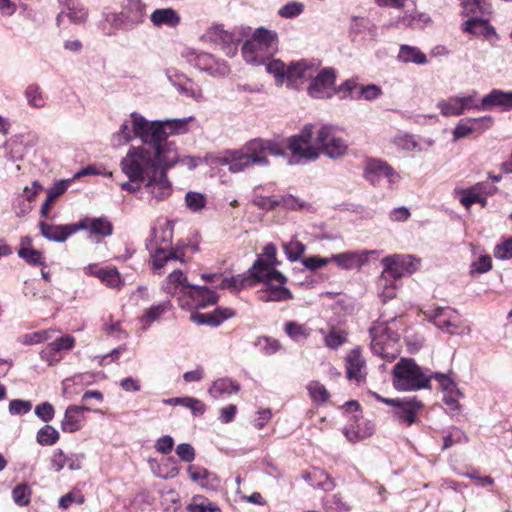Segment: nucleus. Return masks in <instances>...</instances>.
<instances>
[{
	"label": "nucleus",
	"instance_id": "nucleus-62",
	"mask_svg": "<svg viewBox=\"0 0 512 512\" xmlns=\"http://www.w3.org/2000/svg\"><path fill=\"white\" fill-rule=\"evenodd\" d=\"M74 344L75 338L73 336L66 335L50 343V347L53 351L59 352L61 350H68L73 348Z\"/></svg>",
	"mask_w": 512,
	"mask_h": 512
},
{
	"label": "nucleus",
	"instance_id": "nucleus-15",
	"mask_svg": "<svg viewBox=\"0 0 512 512\" xmlns=\"http://www.w3.org/2000/svg\"><path fill=\"white\" fill-rule=\"evenodd\" d=\"M429 321L442 330H446L450 334L455 331L450 328H458L460 325V317L456 310L451 308L437 307L429 312H425Z\"/></svg>",
	"mask_w": 512,
	"mask_h": 512
},
{
	"label": "nucleus",
	"instance_id": "nucleus-34",
	"mask_svg": "<svg viewBox=\"0 0 512 512\" xmlns=\"http://www.w3.org/2000/svg\"><path fill=\"white\" fill-rule=\"evenodd\" d=\"M437 108L445 117L459 116L464 113L459 96L449 97L439 101Z\"/></svg>",
	"mask_w": 512,
	"mask_h": 512
},
{
	"label": "nucleus",
	"instance_id": "nucleus-55",
	"mask_svg": "<svg viewBox=\"0 0 512 512\" xmlns=\"http://www.w3.org/2000/svg\"><path fill=\"white\" fill-rule=\"evenodd\" d=\"M180 406L190 409L193 415H203L206 411V406L201 400L188 396L182 397Z\"/></svg>",
	"mask_w": 512,
	"mask_h": 512
},
{
	"label": "nucleus",
	"instance_id": "nucleus-13",
	"mask_svg": "<svg viewBox=\"0 0 512 512\" xmlns=\"http://www.w3.org/2000/svg\"><path fill=\"white\" fill-rule=\"evenodd\" d=\"M336 75L332 68H325L318 71L311 79L308 87V93L313 98L331 97L333 94V86L335 83Z\"/></svg>",
	"mask_w": 512,
	"mask_h": 512
},
{
	"label": "nucleus",
	"instance_id": "nucleus-40",
	"mask_svg": "<svg viewBox=\"0 0 512 512\" xmlns=\"http://www.w3.org/2000/svg\"><path fill=\"white\" fill-rule=\"evenodd\" d=\"M238 390L239 386L232 380L228 378H222L213 382L211 388L209 389V393L216 398L224 394L236 393Z\"/></svg>",
	"mask_w": 512,
	"mask_h": 512
},
{
	"label": "nucleus",
	"instance_id": "nucleus-49",
	"mask_svg": "<svg viewBox=\"0 0 512 512\" xmlns=\"http://www.w3.org/2000/svg\"><path fill=\"white\" fill-rule=\"evenodd\" d=\"M96 276L107 286L117 288L121 284L120 274L117 269H99L95 272Z\"/></svg>",
	"mask_w": 512,
	"mask_h": 512
},
{
	"label": "nucleus",
	"instance_id": "nucleus-5",
	"mask_svg": "<svg viewBox=\"0 0 512 512\" xmlns=\"http://www.w3.org/2000/svg\"><path fill=\"white\" fill-rule=\"evenodd\" d=\"M381 263L384 267L378 280V285L384 287L382 296L392 299L396 296L395 286L387 287L390 280H397L405 274H412L418 269L419 260L411 255H391L383 258Z\"/></svg>",
	"mask_w": 512,
	"mask_h": 512
},
{
	"label": "nucleus",
	"instance_id": "nucleus-64",
	"mask_svg": "<svg viewBox=\"0 0 512 512\" xmlns=\"http://www.w3.org/2000/svg\"><path fill=\"white\" fill-rule=\"evenodd\" d=\"M176 454L185 462H192L195 459V450L188 443H181L176 447Z\"/></svg>",
	"mask_w": 512,
	"mask_h": 512
},
{
	"label": "nucleus",
	"instance_id": "nucleus-9",
	"mask_svg": "<svg viewBox=\"0 0 512 512\" xmlns=\"http://www.w3.org/2000/svg\"><path fill=\"white\" fill-rule=\"evenodd\" d=\"M315 135L319 156L324 154L328 158L336 160L348 154L349 145L337 134L335 126L323 124L315 131Z\"/></svg>",
	"mask_w": 512,
	"mask_h": 512
},
{
	"label": "nucleus",
	"instance_id": "nucleus-16",
	"mask_svg": "<svg viewBox=\"0 0 512 512\" xmlns=\"http://www.w3.org/2000/svg\"><path fill=\"white\" fill-rule=\"evenodd\" d=\"M377 254L376 250L347 251L331 256V261L340 268L346 270L360 269L365 265L371 255Z\"/></svg>",
	"mask_w": 512,
	"mask_h": 512
},
{
	"label": "nucleus",
	"instance_id": "nucleus-46",
	"mask_svg": "<svg viewBox=\"0 0 512 512\" xmlns=\"http://www.w3.org/2000/svg\"><path fill=\"white\" fill-rule=\"evenodd\" d=\"M188 512H221V509L202 496L193 497L187 506Z\"/></svg>",
	"mask_w": 512,
	"mask_h": 512
},
{
	"label": "nucleus",
	"instance_id": "nucleus-35",
	"mask_svg": "<svg viewBox=\"0 0 512 512\" xmlns=\"http://www.w3.org/2000/svg\"><path fill=\"white\" fill-rule=\"evenodd\" d=\"M483 121H490V118H466L458 122L453 130L454 140H459L476 130V125Z\"/></svg>",
	"mask_w": 512,
	"mask_h": 512
},
{
	"label": "nucleus",
	"instance_id": "nucleus-17",
	"mask_svg": "<svg viewBox=\"0 0 512 512\" xmlns=\"http://www.w3.org/2000/svg\"><path fill=\"white\" fill-rule=\"evenodd\" d=\"M364 176L372 184H376L382 177L387 178L390 183H395L399 178V175L387 163L375 159L367 162Z\"/></svg>",
	"mask_w": 512,
	"mask_h": 512
},
{
	"label": "nucleus",
	"instance_id": "nucleus-51",
	"mask_svg": "<svg viewBox=\"0 0 512 512\" xmlns=\"http://www.w3.org/2000/svg\"><path fill=\"white\" fill-rule=\"evenodd\" d=\"M286 333L295 341L306 339L309 336L308 329L296 322H288L285 325Z\"/></svg>",
	"mask_w": 512,
	"mask_h": 512
},
{
	"label": "nucleus",
	"instance_id": "nucleus-27",
	"mask_svg": "<svg viewBox=\"0 0 512 512\" xmlns=\"http://www.w3.org/2000/svg\"><path fill=\"white\" fill-rule=\"evenodd\" d=\"M40 228L44 237L57 242H63L70 235L77 232L76 223L69 225H47L41 223Z\"/></svg>",
	"mask_w": 512,
	"mask_h": 512
},
{
	"label": "nucleus",
	"instance_id": "nucleus-14",
	"mask_svg": "<svg viewBox=\"0 0 512 512\" xmlns=\"http://www.w3.org/2000/svg\"><path fill=\"white\" fill-rule=\"evenodd\" d=\"M170 168L162 166L154 175H150L144 181L146 190L157 201L166 199L172 193V185L167 177Z\"/></svg>",
	"mask_w": 512,
	"mask_h": 512
},
{
	"label": "nucleus",
	"instance_id": "nucleus-25",
	"mask_svg": "<svg viewBox=\"0 0 512 512\" xmlns=\"http://www.w3.org/2000/svg\"><path fill=\"white\" fill-rule=\"evenodd\" d=\"M77 231L79 230H89L90 233L100 235L103 237L109 236L112 234V224L105 217L99 218H84L80 222L76 223Z\"/></svg>",
	"mask_w": 512,
	"mask_h": 512
},
{
	"label": "nucleus",
	"instance_id": "nucleus-37",
	"mask_svg": "<svg viewBox=\"0 0 512 512\" xmlns=\"http://www.w3.org/2000/svg\"><path fill=\"white\" fill-rule=\"evenodd\" d=\"M172 305L169 300L162 303L152 305L141 318V321L145 323V327L150 326L154 321L161 318L163 314L171 309Z\"/></svg>",
	"mask_w": 512,
	"mask_h": 512
},
{
	"label": "nucleus",
	"instance_id": "nucleus-8",
	"mask_svg": "<svg viewBox=\"0 0 512 512\" xmlns=\"http://www.w3.org/2000/svg\"><path fill=\"white\" fill-rule=\"evenodd\" d=\"M396 322L390 325L382 322L371 329L372 341L371 348L373 352L387 360H394L399 354L400 334L395 329Z\"/></svg>",
	"mask_w": 512,
	"mask_h": 512
},
{
	"label": "nucleus",
	"instance_id": "nucleus-10",
	"mask_svg": "<svg viewBox=\"0 0 512 512\" xmlns=\"http://www.w3.org/2000/svg\"><path fill=\"white\" fill-rule=\"evenodd\" d=\"M313 134H315L314 125L311 123L305 124L299 133L286 139V147L295 157L315 161L319 158V148L316 139L312 142Z\"/></svg>",
	"mask_w": 512,
	"mask_h": 512
},
{
	"label": "nucleus",
	"instance_id": "nucleus-24",
	"mask_svg": "<svg viewBox=\"0 0 512 512\" xmlns=\"http://www.w3.org/2000/svg\"><path fill=\"white\" fill-rule=\"evenodd\" d=\"M149 249L151 253L152 266L154 271L160 272V270L171 261H183V254H178L177 251L168 249L167 245L159 248H154L153 244L151 243L149 245Z\"/></svg>",
	"mask_w": 512,
	"mask_h": 512
},
{
	"label": "nucleus",
	"instance_id": "nucleus-54",
	"mask_svg": "<svg viewBox=\"0 0 512 512\" xmlns=\"http://www.w3.org/2000/svg\"><path fill=\"white\" fill-rule=\"evenodd\" d=\"M307 388L313 401L323 403L328 399L327 389L319 382H311Z\"/></svg>",
	"mask_w": 512,
	"mask_h": 512
},
{
	"label": "nucleus",
	"instance_id": "nucleus-36",
	"mask_svg": "<svg viewBox=\"0 0 512 512\" xmlns=\"http://www.w3.org/2000/svg\"><path fill=\"white\" fill-rule=\"evenodd\" d=\"M463 31L474 36H488L494 33V29L488 24L487 21L477 18H472L464 23Z\"/></svg>",
	"mask_w": 512,
	"mask_h": 512
},
{
	"label": "nucleus",
	"instance_id": "nucleus-58",
	"mask_svg": "<svg viewBox=\"0 0 512 512\" xmlns=\"http://www.w3.org/2000/svg\"><path fill=\"white\" fill-rule=\"evenodd\" d=\"M304 5L301 2H290L284 5L278 14L283 18H293L300 15L303 12Z\"/></svg>",
	"mask_w": 512,
	"mask_h": 512
},
{
	"label": "nucleus",
	"instance_id": "nucleus-53",
	"mask_svg": "<svg viewBox=\"0 0 512 512\" xmlns=\"http://www.w3.org/2000/svg\"><path fill=\"white\" fill-rule=\"evenodd\" d=\"M30 495V488L25 484L16 486L12 491L14 502L20 506H25L29 503Z\"/></svg>",
	"mask_w": 512,
	"mask_h": 512
},
{
	"label": "nucleus",
	"instance_id": "nucleus-20",
	"mask_svg": "<svg viewBox=\"0 0 512 512\" xmlns=\"http://www.w3.org/2000/svg\"><path fill=\"white\" fill-rule=\"evenodd\" d=\"M189 306L184 309H203L218 302V295L205 286H195L187 297Z\"/></svg>",
	"mask_w": 512,
	"mask_h": 512
},
{
	"label": "nucleus",
	"instance_id": "nucleus-28",
	"mask_svg": "<svg viewBox=\"0 0 512 512\" xmlns=\"http://www.w3.org/2000/svg\"><path fill=\"white\" fill-rule=\"evenodd\" d=\"M187 472L189 478L204 489H213L218 482L217 476L204 467L190 465Z\"/></svg>",
	"mask_w": 512,
	"mask_h": 512
},
{
	"label": "nucleus",
	"instance_id": "nucleus-57",
	"mask_svg": "<svg viewBox=\"0 0 512 512\" xmlns=\"http://www.w3.org/2000/svg\"><path fill=\"white\" fill-rule=\"evenodd\" d=\"M50 334V330L28 333L22 336L21 342L25 345L38 344L51 338Z\"/></svg>",
	"mask_w": 512,
	"mask_h": 512
},
{
	"label": "nucleus",
	"instance_id": "nucleus-63",
	"mask_svg": "<svg viewBox=\"0 0 512 512\" xmlns=\"http://www.w3.org/2000/svg\"><path fill=\"white\" fill-rule=\"evenodd\" d=\"M330 262H332L331 257L323 258L320 256L307 257L302 260V264L309 270H316L322 268Z\"/></svg>",
	"mask_w": 512,
	"mask_h": 512
},
{
	"label": "nucleus",
	"instance_id": "nucleus-56",
	"mask_svg": "<svg viewBox=\"0 0 512 512\" xmlns=\"http://www.w3.org/2000/svg\"><path fill=\"white\" fill-rule=\"evenodd\" d=\"M494 256L500 260L512 258V238L505 239L494 248Z\"/></svg>",
	"mask_w": 512,
	"mask_h": 512
},
{
	"label": "nucleus",
	"instance_id": "nucleus-48",
	"mask_svg": "<svg viewBox=\"0 0 512 512\" xmlns=\"http://www.w3.org/2000/svg\"><path fill=\"white\" fill-rule=\"evenodd\" d=\"M59 439V432L51 425H45L37 433V442L40 445L50 446Z\"/></svg>",
	"mask_w": 512,
	"mask_h": 512
},
{
	"label": "nucleus",
	"instance_id": "nucleus-61",
	"mask_svg": "<svg viewBox=\"0 0 512 512\" xmlns=\"http://www.w3.org/2000/svg\"><path fill=\"white\" fill-rule=\"evenodd\" d=\"M54 408L49 402H44L35 407V414L44 422H49L54 417Z\"/></svg>",
	"mask_w": 512,
	"mask_h": 512
},
{
	"label": "nucleus",
	"instance_id": "nucleus-22",
	"mask_svg": "<svg viewBox=\"0 0 512 512\" xmlns=\"http://www.w3.org/2000/svg\"><path fill=\"white\" fill-rule=\"evenodd\" d=\"M234 314L228 308H217L210 313L193 312L190 320L197 325L218 326Z\"/></svg>",
	"mask_w": 512,
	"mask_h": 512
},
{
	"label": "nucleus",
	"instance_id": "nucleus-2",
	"mask_svg": "<svg viewBox=\"0 0 512 512\" xmlns=\"http://www.w3.org/2000/svg\"><path fill=\"white\" fill-rule=\"evenodd\" d=\"M278 264L276 245L268 243L251 267L255 284L263 282L266 286L265 290L259 292L262 301H285L292 298L291 292L285 287L286 276L275 269Z\"/></svg>",
	"mask_w": 512,
	"mask_h": 512
},
{
	"label": "nucleus",
	"instance_id": "nucleus-4",
	"mask_svg": "<svg viewBox=\"0 0 512 512\" xmlns=\"http://www.w3.org/2000/svg\"><path fill=\"white\" fill-rule=\"evenodd\" d=\"M278 51V35L275 31L264 27L255 29L245 41L241 52L248 64L262 65L271 62L272 56Z\"/></svg>",
	"mask_w": 512,
	"mask_h": 512
},
{
	"label": "nucleus",
	"instance_id": "nucleus-21",
	"mask_svg": "<svg viewBox=\"0 0 512 512\" xmlns=\"http://www.w3.org/2000/svg\"><path fill=\"white\" fill-rule=\"evenodd\" d=\"M347 377L358 384L365 379V360L361 356V350L355 348L346 357Z\"/></svg>",
	"mask_w": 512,
	"mask_h": 512
},
{
	"label": "nucleus",
	"instance_id": "nucleus-29",
	"mask_svg": "<svg viewBox=\"0 0 512 512\" xmlns=\"http://www.w3.org/2000/svg\"><path fill=\"white\" fill-rule=\"evenodd\" d=\"M303 478L311 482L313 487L324 491H331L335 487V482L331 476L318 468H314L310 472L305 473Z\"/></svg>",
	"mask_w": 512,
	"mask_h": 512
},
{
	"label": "nucleus",
	"instance_id": "nucleus-60",
	"mask_svg": "<svg viewBox=\"0 0 512 512\" xmlns=\"http://www.w3.org/2000/svg\"><path fill=\"white\" fill-rule=\"evenodd\" d=\"M32 408V404L27 400H12L9 403V412L13 415H23L28 413Z\"/></svg>",
	"mask_w": 512,
	"mask_h": 512
},
{
	"label": "nucleus",
	"instance_id": "nucleus-39",
	"mask_svg": "<svg viewBox=\"0 0 512 512\" xmlns=\"http://www.w3.org/2000/svg\"><path fill=\"white\" fill-rule=\"evenodd\" d=\"M18 256L31 265H41L43 263L41 253L30 247L29 239H22Z\"/></svg>",
	"mask_w": 512,
	"mask_h": 512
},
{
	"label": "nucleus",
	"instance_id": "nucleus-30",
	"mask_svg": "<svg viewBox=\"0 0 512 512\" xmlns=\"http://www.w3.org/2000/svg\"><path fill=\"white\" fill-rule=\"evenodd\" d=\"M253 143H257L259 149L257 150V156L263 158V161L259 162V165L266 166L269 164L267 155L272 156H285V151L281 145L271 141H264L261 139L252 140Z\"/></svg>",
	"mask_w": 512,
	"mask_h": 512
},
{
	"label": "nucleus",
	"instance_id": "nucleus-47",
	"mask_svg": "<svg viewBox=\"0 0 512 512\" xmlns=\"http://www.w3.org/2000/svg\"><path fill=\"white\" fill-rule=\"evenodd\" d=\"M175 87L187 98H191L195 101H199L202 98V91L200 87L190 79H186L180 83L175 84Z\"/></svg>",
	"mask_w": 512,
	"mask_h": 512
},
{
	"label": "nucleus",
	"instance_id": "nucleus-42",
	"mask_svg": "<svg viewBox=\"0 0 512 512\" xmlns=\"http://www.w3.org/2000/svg\"><path fill=\"white\" fill-rule=\"evenodd\" d=\"M483 184H476L475 186L469 189H463L457 191L459 195L460 203L469 208L472 204L481 200V192H482Z\"/></svg>",
	"mask_w": 512,
	"mask_h": 512
},
{
	"label": "nucleus",
	"instance_id": "nucleus-3",
	"mask_svg": "<svg viewBox=\"0 0 512 512\" xmlns=\"http://www.w3.org/2000/svg\"><path fill=\"white\" fill-rule=\"evenodd\" d=\"M320 62L315 60H300L291 63L289 66L278 59L267 63V72L275 77L276 84L281 86L284 83L291 88H300L308 80L316 75Z\"/></svg>",
	"mask_w": 512,
	"mask_h": 512
},
{
	"label": "nucleus",
	"instance_id": "nucleus-19",
	"mask_svg": "<svg viewBox=\"0 0 512 512\" xmlns=\"http://www.w3.org/2000/svg\"><path fill=\"white\" fill-rule=\"evenodd\" d=\"M434 378L439 382L444 391V402L452 410L460 407L459 400L463 397V393L457 387L456 383L446 374L437 373Z\"/></svg>",
	"mask_w": 512,
	"mask_h": 512
},
{
	"label": "nucleus",
	"instance_id": "nucleus-44",
	"mask_svg": "<svg viewBox=\"0 0 512 512\" xmlns=\"http://www.w3.org/2000/svg\"><path fill=\"white\" fill-rule=\"evenodd\" d=\"M258 205L261 207H268L269 209H273L279 205H282L287 209H299L303 206L299 199L292 195L283 196L280 200L263 199V201L259 202Z\"/></svg>",
	"mask_w": 512,
	"mask_h": 512
},
{
	"label": "nucleus",
	"instance_id": "nucleus-11",
	"mask_svg": "<svg viewBox=\"0 0 512 512\" xmlns=\"http://www.w3.org/2000/svg\"><path fill=\"white\" fill-rule=\"evenodd\" d=\"M146 17V5L141 0H125L119 13L111 14L107 20L115 27L131 30Z\"/></svg>",
	"mask_w": 512,
	"mask_h": 512
},
{
	"label": "nucleus",
	"instance_id": "nucleus-12",
	"mask_svg": "<svg viewBox=\"0 0 512 512\" xmlns=\"http://www.w3.org/2000/svg\"><path fill=\"white\" fill-rule=\"evenodd\" d=\"M195 286L188 282L187 276L181 270L175 269L166 277L162 288L167 294L178 296L179 305L185 308L189 306L187 297Z\"/></svg>",
	"mask_w": 512,
	"mask_h": 512
},
{
	"label": "nucleus",
	"instance_id": "nucleus-32",
	"mask_svg": "<svg viewBox=\"0 0 512 512\" xmlns=\"http://www.w3.org/2000/svg\"><path fill=\"white\" fill-rule=\"evenodd\" d=\"M255 285V279L251 275V268L245 274H239L230 278H223L220 284L222 289L241 290Z\"/></svg>",
	"mask_w": 512,
	"mask_h": 512
},
{
	"label": "nucleus",
	"instance_id": "nucleus-23",
	"mask_svg": "<svg viewBox=\"0 0 512 512\" xmlns=\"http://www.w3.org/2000/svg\"><path fill=\"white\" fill-rule=\"evenodd\" d=\"M482 110H490L500 107L507 111L512 109V92H505L499 89L492 90L481 101Z\"/></svg>",
	"mask_w": 512,
	"mask_h": 512
},
{
	"label": "nucleus",
	"instance_id": "nucleus-26",
	"mask_svg": "<svg viewBox=\"0 0 512 512\" xmlns=\"http://www.w3.org/2000/svg\"><path fill=\"white\" fill-rule=\"evenodd\" d=\"M84 421L83 408H79V405H70L65 410L61 428L64 432L73 433L83 427Z\"/></svg>",
	"mask_w": 512,
	"mask_h": 512
},
{
	"label": "nucleus",
	"instance_id": "nucleus-38",
	"mask_svg": "<svg viewBox=\"0 0 512 512\" xmlns=\"http://www.w3.org/2000/svg\"><path fill=\"white\" fill-rule=\"evenodd\" d=\"M283 251L290 262L298 261L306 251V246L293 236L289 242L282 245Z\"/></svg>",
	"mask_w": 512,
	"mask_h": 512
},
{
	"label": "nucleus",
	"instance_id": "nucleus-59",
	"mask_svg": "<svg viewBox=\"0 0 512 512\" xmlns=\"http://www.w3.org/2000/svg\"><path fill=\"white\" fill-rule=\"evenodd\" d=\"M205 37L212 41V42H224V43H228L229 41H232V37L231 35L223 30L222 28L220 27H214L212 29H210Z\"/></svg>",
	"mask_w": 512,
	"mask_h": 512
},
{
	"label": "nucleus",
	"instance_id": "nucleus-6",
	"mask_svg": "<svg viewBox=\"0 0 512 512\" xmlns=\"http://www.w3.org/2000/svg\"><path fill=\"white\" fill-rule=\"evenodd\" d=\"M259 146L252 140L246 143L241 149L227 151L224 155L216 157L213 155L205 156V163L213 165H227L233 173L242 172L252 165H259L263 158L258 157L257 150Z\"/></svg>",
	"mask_w": 512,
	"mask_h": 512
},
{
	"label": "nucleus",
	"instance_id": "nucleus-45",
	"mask_svg": "<svg viewBox=\"0 0 512 512\" xmlns=\"http://www.w3.org/2000/svg\"><path fill=\"white\" fill-rule=\"evenodd\" d=\"M392 142L396 147H398L399 149H401L403 151L410 152V151H415V150H417V151L423 150L422 147H420L417 140L415 139V137L411 134L404 133V134L396 135L393 138Z\"/></svg>",
	"mask_w": 512,
	"mask_h": 512
},
{
	"label": "nucleus",
	"instance_id": "nucleus-50",
	"mask_svg": "<svg viewBox=\"0 0 512 512\" xmlns=\"http://www.w3.org/2000/svg\"><path fill=\"white\" fill-rule=\"evenodd\" d=\"M25 95L30 106L35 108H41L45 105L43 94L38 85H29L26 88Z\"/></svg>",
	"mask_w": 512,
	"mask_h": 512
},
{
	"label": "nucleus",
	"instance_id": "nucleus-31",
	"mask_svg": "<svg viewBox=\"0 0 512 512\" xmlns=\"http://www.w3.org/2000/svg\"><path fill=\"white\" fill-rule=\"evenodd\" d=\"M150 19L155 26L167 25L174 27L180 22L179 15L172 8L156 9L152 12Z\"/></svg>",
	"mask_w": 512,
	"mask_h": 512
},
{
	"label": "nucleus",
	"instance_id": "nucleus-41",
	"mask_svg": "<svg viewBox=\"0 0 512 512\" xmlns=\"http://www.w3.org/2000/svg\"><path fill=\"white\" fill-rule=\"evenodd\" d=\"M398 58L403 62L416 64L427 63V57L418 48L404 45L400 48Z\"/></svg>",
	"mask_w": 512,
	"mask_h": 512
},
{
	"label": "nucleus",
	"instance_id": "nucleus-18",
	"mask_svg": "<svg viewBox=\"0 0 512 512\" xmlns=\"http://www.w3.org/2000/svg\"><path fill=\"white\" fill-rule=\"evenodd\" d=\"M377 398L388 405L398 406L400 408L397 412L398 418L407 425H411L415 421V415L422 407L421 403L414 398H405L403 400L381 398L379 396Z\"/></svg>",
	"mask_w": 512,
	"mask_h": 512
},
{
	"label": "nucleus",
	"instance_id": "nucleus-52",
	"mask_svg": "<svg viewBox=\"0 0 512 512\" xmlns=\"http://www.w3.org/2000/svg\"><path fill=\"white\" fill-rule=\"evenodd\" d=\"M185 202L187 207L197 212L202 210L206 205V198L203 194L197 192H188L185 196Z\"/></svg>",
	"mask_w": 512,
	"mask_h": 512
},
{
	"label": "nucleus",
	"instance_id": "nucleus-1",
	"mask_svg": "<svg viewBox=\"0 0 512 512\" xmlns=\"http://www.w3.org/2000/svg\"><path fill=\"white\" fill-rule=\"evenodd\" d=\"M131 118L134 136L141 139L143 145L131 147L121 159L120 167L131 182H144L162 166L173 167L176 158L165 154V140L170 135L187 132L192 117L148 121L134 112Z\"/></svg>",
	"mask_w": 512,
	"mask_h": 512
},
{
	"label": "nucleus",
	"instance_id": "nucleus-33",
	"mask_svg": "<svg viewBox=\"0 0 512 512\" xmlns=\"http://www.w3.org/2000/svg\"><path fill=\"white\" fill-rule=\"evenodd\" d=\"M165 154H167L169 156H174L176 158V161L173 163V166L180 163V164L188 167L189 169H194L197 166H199L202 162H205V157L203 159L200 157L189 156V155H185V156L181 157L178 154V151H177L174 143L167 141V139L165 140Z\"/></svg>",
	"mask_w": 512,
	"mask_h": 512
},
{
	"label": "nucleus",
	"instance_id": "nucleus-7",
	"mask_svg": "<svg viewBox=\"0 0 512 512\" xmlns=\"http://www.w3.org/2000/svg\"><path fill=\"white\" fill-rule=\"evenodd\" d=\"M393 386L399 391H414L428 387L430 377L412 359L402 358L393 368Z\"/></svg>",
	"mask_w": 512,
	"mask_h": 512
},
{
	"label": "nucleus",
	"instance_id": "nucleus-43",
	"mask_svg": "<svg viewBox=\"0 0 512 512\" xmlns=\"http://www.w3.org/2000/svg\"><path fill=\"white\" fill-rule=\"evenodd\" d=\"M70 180H63L58 182L54 185L50 190L47 192V199L44 202L42 208H41V214L43 216H47L48 211L50 209L51 204L60 196L62 195L66 189L68 188Z\"/></svg>",
	"mask_w": 512,
	"mask_h": 512
}]
</instances>
